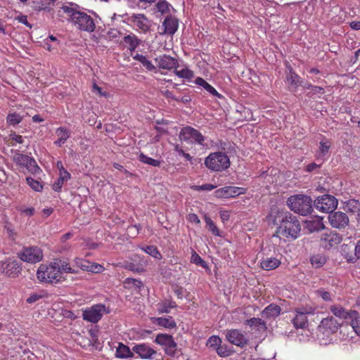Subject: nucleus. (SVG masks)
I'll return each instance as SVG.
<instances>
[{
  "label": "nucleus",
  "mask_w": 360,
  "mask_h": 360,
  "mask_svg": "<svg viewBox=\"0 0 360 360\" xmlns=\"http://www.w3.org/2000/svg\"><path fill=\"white\" fill-rule=\"evenodd\" d=\"M281 219L280 224L273 235V239L286 238L295 240L299 237L301 231L300 221L295 216L289 212L278 213L276 217Z\"/></svg>",
  "instance_id": "obj_1"
},
{
  "label": "nucleus",
  "mask_w": 360,
  "mask_h": 360,
  "mask_svg": "<svg viewBox=\"0 0 360 360\" xmlns=\"http://www.w3.org/2000/svg\"><path fill=\"white\" fill-rule=\"evenodd\" d=\"M287 204L292 211L303 216L310 214L313 210L311 198L303 194L289 197Z\"/></svg>",
  "instance_id": "obj_2"
},
{
  "label": "nucleus",
  "mask_w": 360,
  "mask_h": 360,
  "mask_svg": "<svg viewBox=\"0 0 360 360\" xmlns=\"http://www.w3.org/2000/svg\"><path fill=\"white\" fill-rule=\"evenodd\" d=\"M37 279L41 282L58 283L60 276L58 270V264L54 259L49 264H41L37 271Z\"/></svg>",
  "instance_id": "obj_3"
},
{
  "label": "nucleus",
  "mask_w": 360,
  "mask_h": 360,
  "mask_svg": "<svg viewBox=\"0 0 360 360\" xmlns=\"http://www.w3.org/2000/svg\"><path fill=\"white\" fill-rule=\"evenodd\" d=\"M205 166L214 172H222L230 167L229 157L224 153L215 152L210 153L205 160Z\"/></svg>",
  "instance_id": "obj_4"
},
{
  "label": "nucleus",
  "mask_w": 360,
  "mask_h": 360,
  "mask_svg": "<svg viewBox=\"0 0 360 360\" xmlns=\"http://www.w3.org/2000/svg\"><path fill=\"white\" fill-rule=\"evenodd\" d=\"M179 140L189 145H199L205 146V138L202 133L196 129L186 126L183 127L179 135Z\"/></svg>",
  "instance_id": "obj_5"
},
{
  "label": "nucleus",
  "mask_w": 360,
  "mask_h": 360,
  "mask_svg": "<svg viewBox=\"0 0 360 360\" xmlns=\"http://www.w3.org/2000/svg\"><path fill=\"white\" fill-rule=\"evenodd\" d=\"M316 209L321 212L331 213L338 207V201L337 198L331 195L325 194L319 196L314 202Z\"/></svg>",
  "instance_id": "obj_6"
},
{
  "label": "nucleus",
  "mask_w": 360,
  "mask_h": 360,
  "mask_svg": "<svg viewBox=\"0 0 360 360\" xmlns=\"http://www.w3.org/2000/svg\"><path fill=\"white\" fill-rule=\"evenodd\" d=\"M18 256L22 261L31 264L38 263L44 257L42 250L38 246L25 247Z\"/></svg>",
  "instance_id": "obj_7"
},
{
  "label": "nucleus",
  "mask_w": 360,
  "mask_h": 360,
  "mask_svg": "<svg viewBox=\"0 0 360 360\" xmlns=\"http://www.w3.org/2000/svg\"><path fill=\"white\" fill-rule=\"evenodd\" d=\"M76 16L73 18V22L77 28L82 31L93 32L96 28L94 19L87 13L78 11Z\"/></svg>",
  "instance_id": "obj_8"
},
{
  "label": "nucleus",
  "mask_w": 360,
  "mask_h": 360,
  "mask_svg": "<svg viewBox=\"0 0 360 360\" xmlns=\"http://www.w3.org/2000/svg\"><path fill=\"white\" fill-rule=\"evenodd\" d=\"M342 241V236L335 231L327 229L321 233L320 245L325 250H330L338 246Z\"/></svg>",
  "instance_id": "obj_9"
},
{
  "label": "nucleus",
  "mask_w": 360,
  "mask_h": 360,
  "mask_svg": "<svg viewBox=\"0 0 360 360\" xmlns=\"http://www.w3.org/2000/svg\"><path fill=\"white\" fill-rule=\"evenodd\" d=\"M13 161L20 167L26 168L32 174H36L41 172V169L37 165L35 160L26 155L15 153L13 156Z\"/></svg>",
  "instance_id": "obj_10"
},
{
  "label": "nucleus",
  "mask_w": 360,
  "mask_h": 360,
  "mask_svg": "<svg viewBox=\"0 0 360 360\" xmlns=\"http://www.w3.org/2000/svg\"><path fill=\"white\" fill-rule=\"evenodd\" d=\"M108 312L104 304H98L91 306L83 311V319L89 322L96 323L98 322L103 314Z\"/></svg>",
  "instance_id": "obj_11"
},
{
  "label": "nucleus",
  "mask_w": 360,
  "mask_h": 360,
  "mask_svg": "<svg viewBox=\"0 0 360 360\" xmlns=\"http://www.w3.org/2000/svg\"><path fill=\"white\" fill-rule=\"evenodd\" d=\"M295 316L292 319V324L295 328H304L307 326V314H313L314 309L311 307H302L295 309Z\"/></svg>",
  "instance_id": "obj_12"
},
{
  "label": "nucleus",
  "mask_w": 360,
  "mask_h": 360,
  "mask_svg": "<svg viewBox=\"0 0 360 360\" xmlns=\"http://www.w3.org/2000/svg\"><path fill=\"white\" fill-rule=\"evenodd\" d=\"M132 351L134 354H136L142 359L160 360L161 357L156 350L146 343L135 345L132 347Z\"/></svg>",
  "instance_id": "obj_13"
},
{
  "label": "nucleus",
  "mask_w": 360,
  "mask_h": 360,
  "mask_svg": "<svg viewBox=\"0 0 360 360\" xmlns=\"http://www.w3.org/2000/svg\"><path fill=\"white\" fill-rule=\"evenodd\" d=\"M246 191L247 189L245 188L227 186L216 190L214 195L218 198H236L240 195L245 194Z\"/></svg>",
  "instance_id": "obj_14"
},
{
  "label": "nucleus",
  "mask_w": 360,
  "mask_h": 360,
  "mask_svg": "<svg viewBox=\"0 0 360 360\" xmlns=\"http://www.w3.org/2000/svg\"><path fill=\"white\" fill-rule=\"evenodd\" d=\"M155 342L164 347L165 352L170 356H173L176 350V343L173 338L167 334H158Z\"/></svg>",
  "instance_id": "obj_15"
},
{
  "label": "nucleus",
  "mask_w": 360,
  "mask_h": 360,
  "mask_svg": "<svg viewBox=\"0 0 360 360\" xmlns=\"http://www.w3.org/2000/svg\"><path fill=\"white\" fill-rule=\"evenodd\" d=\"M330 226L333 228L341 229L345 228L349 224V217L342 212H335L328 215Z\"/></svg>",
  "instance_id": "obj_16"
},
{
  "label": "nucleus",
  "mask_w": 360,
  "mask_h": 360,
  "mask_svg": "<svg viewBox=\"0 0 360 360\" xmlns=\"http://www.w3.org/2000/svg\"><path fill=\"white\" fill-rule=\"evenodd\" d=\"M155 62L159 68L167 70L176 69V68L179 67L178 60L166 54L156 57Z\"/></svg>",
  "instance_id": "obj_17"
},
{
  "label": "nucleus",
  "mask_w": 360,
  "mask_h": 360,
  "mask_svg": "<svg viewBox=\"0 0 360 360\" xmlns=\"http://www.w3.org/2000/svg\"><path fill=\"white\" fill-rule=\"evenodd\" d=\"M74 262L77 268H79L83 271L95 274L101 273L105 269L104 267L101 264L96 263H91L89 261L82 258H75Z\"/></svg>",
  "instance_id": "obj_18"
},
{
  "label": "nucleus",
  "mask_w": 360,
  "mask_h": 360,
  "mask_svg": "<svg viewBox=\"0 0 360 360\" xmlns=\"http://www.w3.org/2000/svg\"><path fill=\"white\" fill-rule=\"evenodd\" d=\"M4 264V271L9 277H18L21 273L22 266L19 261L9 258L5 262Z\"/></svg>",
  "instance_id": "obj_19"
},
{
  "label": "nucleus",
  "mask_w": 360,
  "mask_h": 360,
  "mask_svg": "<svg viewBox=\"0 0 360 360\" xmlns=\"http://www.w3.org/2000/svg\"><path fill=\"white\" fill-rule=\"evenodd\" d=\"M226 337L230 343L238 347H242L247 343V340L245 335L237 329L228 330Z\"/></svg>",
  "instance_id": "obj_20"
},
{
  "label": "nucleus",
  "mask_w": 360,
  "mask_h": 360,
  "mask_svg": "<svg viewBox=\"0 0 360 360\" xmlns=\"http://www.w3.org/2000/svg\"><path fill=\"white\" fill-rule=\"evenodd\" d=\"M77 11L72 4L70 5H63L57 12L58 16L61 19L62 21L65 20H70L73 22V18H75L76 15L78 13Z\"/></svg>",
  "instance_id": "obj_21"
},
{
  "label": "nucleus",
  "mask_w": 360,
  "mask_h": 360,
  "mask_svg": "<svg viewBox=\"0 0 360 360\" xmlns=\"http://www.w3.org/2000/svg\"><path fill=\"white\" fill-rule=\"evenodd\" d=\"M129 20L143 32H146L150 29L148 20L143 14H132Z\"/></svg>",
  "instance_id": "obj_22"
},
{
  "label": "nucleus",
  "mask_w": 360,
  "mask_h": 360,
  "mask_svg": "<svg viewBox=\"0 0 360 360\" xmlns=\"http://www.w3.org/2000/svg\"><path fill=\"white\" fill-rule=\"evenodd\" d=\"M281 264L280 259L273 257H266L260 262V266L265 271H271L278 268Z\"/></svg>",
  "instance_id": "obj_23"
},
{
  "label": "nucleus",
  "mask_w": 360,
  "mask_h": 360,
  "mask_svg": "<svg viewBox=\"0 0 360 360\" xmlns=\"http://www.w3.org/2000/svg\"><path fill=\"white\" fill-rule=\"evenodd\" d=\"M153 323L156 324L157 326L167 328V329H173L176 327V323L174 319L168 316L167 317H154L152 318Z\"/></svg>",
  "instance_id": "obj_24"
},
{
  "label": "nucleus",
  "mask_w": 360,
  "mask_h": 360,
  "mask_svg": "<svg viewBox=\"0 0 360 360\" xmlns=\"http://www.w3.org/2000/svg\"><path fill=\"white\" fill-rule=\"evenodd\" d=\"M134 356V352L129 347L122 342H119L116 348L115 357L118 359H127Z\"/></svg>",
  "instance_id": "obj_25"
},
{
  "label": "nucleus",
  "mask_w": 360,
  "mask_h": 360,
  "mask_svg": "<svg viewBox=\"0 0 360 360\" xmlns=\"http://www.w3.org/2000/svg\"><path fill=\"white\" fill-rule=\"evenodd\" d=\"M330 310L333 315L342 319H347L352 316V310L347 311L340 304H333L330 306Z\"/></svg>",
  "instance_id": "obj_26"
},
{
  "label": "nucleus",
  "mask_w": 360,
  "mask_h": 360,
  "mask_svg": "<svg viewBox=\"0 0 360 360\" xmlns=\"http://www.w3.org/2000/svg\"><path fill=\"white\" fill-rule=\"evenodd\" d=\"M56 134L58 138L54 141V145L58 147L62 146L70 136V131L63 127H58L56 131Z\"/></svg>",
  "instance_id": "obj_27"
},
{
  "label": "nucleus",
  "mask_w": 360,
  "mask_h": 360,
  "mask_svg": "<svg viewBox=\"0 0 360 360\" xmlns=\"http://www.w3.org/2000/svg\"><path fill=\"white\" fill-rule=\"evenodd\" d=\"M165 27L164 32L169 34H174L178 29V21L172 17H167L162 25Z\"/></svg>",
  "instance_id": "obj_28"
},
{
  "label": "nucleus",
  "mask_w": 360,
  "mask_h": 360,
  "mask_svg": "<svg viewBox=\"0 0 360 360\" xmlns=\"http://www.w3.org/2000/svg\"><path fill=\"white\" fill-rule=\"evenodd\" d=\"M176 304L172 300H165L157 304V310L159 314L170 312L171 309L176 307Z\"/></svg>",
  "instance_id": "obj_29"
},
{
  "label": "nucleus",
  "mask_w": 360,
  "mask_h": 360,
  "mask_svg": "<svg viewBox=\"0 0 360 360\" xmlns=\"http://www.w3.org/2000/svg\"><path fill=\"white\" fill-rule=\"evenodd\" d=\"M286 79L289 86L294 89H297L302 82V78L292 68L290 69Z\"/></svg>",
  "instance_id": "obj_30"
},
{
  "label": "nucleus",
  "mask_w": 360,
  "mask_h": 360,
  "mask_svg": "<svg viewBox=\"0 0 360 360\" xmlns=\"http://www.w3.org/2000/svg\"><path fill=\"white\" fill-rule=\"evenodd\" d=\"M195 83L203 87L207 92H209L210 94L215 96L218 98H221V94H219L217 91L208 82H207L202 77H197L195 79Z\"/></svg>",
  "instance_id": "obj_31"
},
{
  "label": "nucleus",
  "mask_w": 360,
  "mask_h": 360,
  "mask_svg": "<svg viewBox=\"0 0 360 360\" xmlns=\"http://www.w3.org/2000/svg\"><path fill=\"white\" fill-rule=\"evenodd\" d=\"M306 224L307 229L310 232L318 231L325 228L322 218L307 221Z\"/></svg>",
  "instance_id": "obj_32"
},
{
  "label": "nucleus",
  "mask_w": 360,
  "mask_h": 360,
  "mask_svg": "<svg viewBox=\"0 0 360 360\" xmlns=\"http://www.w3.org/2000/svg\"><path fill=\"white\" fill-rule=\"evenodd\" d=\"M124 42L128 46V49L134 51L139 45L140 40L133 33L126 35L123 39Z\"/></svg>",
  "instance_id": "obj_33"
},
{
  "label": "nucleus",
  "mask_w": 360,
  "mask_h": 360,
  "mask_svg": "<svg viewBox=\"0 0 360 360\" xmlns=\"http://www.w3.org/2000/svg\"><path fill=\"white\" fill-rule=\"evenodd\" d=\"M281 307L276 304H271L268 305L263 311L262 315L264 317L269 318L271 316H278L281 314Z\"/></svg>",
  "instance_id": "obj_34"
},
{
  "label": "nucleus",
  "mask_w": 360,
  "mask_h": 360,
  "mask_svg": "<svg viewBox=\"0 0 360 360\" xmlns=\"http://www.w3.org/2000/svg\"><path fill=\"white\" fill-rule=\"evenodd\" d=\"M56 262L58 264V270L60 275L62 273H71V274H77L78 272L77 269L72 267L69 263L59 259H56Z\"/></svg>",
  "instance_id": "obj_35"
},
{
  "label": "nucleus",
  "mask_w": 360,
  "mask_h": 360,
  "mask_svg": "<svg viewBox=\"0 0 360 360\" xmlns=\"http://www.w3.org/2000/svg\"><path fill=\"white\" fill-rule=\"evenodd\" d=\"M321 324L324 328L328 329L332 333H335L339 327V323L333 316L323 319L321 321Z\"/></svg>",
  "instance_id": "obj_36"
},
{
  "label": "nucleus",
  "mask_w": 360,
  "mask_h": 360,
  "mask_svg": "<svg viewBox=\"0 0 360 360\" xmlns=\"http://www.w3.org/2000/svg\"><path fill=\"white\" fill-rule=\"evenodd\" d=\"M327 261V257L325 255L318 253L313 255L310 258L311 265L315 268H320L323 266Z\"/></svg>",
  "instance_id": "obj_37"
},
{
  "label": "nucleus",
  "mask_w": 360,
  "mask_h": 360,
  "mask_svg": "<svg viewBox=\"0 0 360 360\" xmlns=\"http://www.w3.org/2000/svg\"><path fill=\"white\" fill-rule=\"evenodd\" d=\"M330 147L331 141L329 139H327L326 137H323L319 143V156L324 157L328 153Z\"/></svg>",
  "instance_id": "obj_38"
},
{
  "label": "nucleus",
  "mask_w": 360,
  "mask_h": 360,
  "mask_svg": "<svg viewBox=\"0 0 360 360\" xmlns=\"http://www.w3.org/2000/svg\"><path fill=\"white\" fill-rule=\"evenodd\" d=\"M134 59L139 61L143 65V66L144 68H146L148 70H149V71H155L156 70V67L152 63L151 61L148 60L146 56H145L143 55H141V54H137L134 57Z\"/></svg>",
  "instance_id": "obj_39"
},
{
  "label": "nucleus",
  "mask_w": 360,
  "mask_h": 360,
  "mask_svg": "<svg viewBox=\"0 0 360 360\" xmlns=\"http://www.w3.org/2000/svg\"><path fill=\"white\" fill-rule=\"evenodd\" d=\"M350 319H352L351 326L355 333L360 336V315L356 311H352V316Z\"/></svg>",
  "instance_id": "obj_40"
},
{
  "label": "nucleus",
  "mask_w": 360,
  "mask_h": 360,
  "mask_svg": "<svg viewBox=\"0 0 360 360\" xmlns=\"http://www.w3.org/2000/svg\"><path fill=\"white\" fill-rule=\"evenodd\" d=\"M174 72L177 77L188 80L191 79L194 77L193 72L187 67L181 70H178L177 68H176Z\"/></svg>",
  "instance_id": "obj_41"
},
{
  "label": "nucleus",
  "mask_w": 360,
  "mask_h": 360,
  "mask_svg": "<svg viewBox=\"0 0 360 360\" xmlns=\"http://www.w3.org/2000/svg\"><path fill=\"white\" fill-rule=\"evenodd\" d=\"M141 249L146 253L148 254L149 255L152 256L153 257L157 259H162V255L160 252L155 245H147L146 247L141 248Z\"/></svg>",
  "instance_id": "obj_42"
},
{
  "label": "nucleus",
  "mask_w": 360,
  "mask_h": 360,
  "mask_svg": "<svg viewBox=\"0 0 360 360\" xmlns=\"http://www.w3.org/2000/svg\"><path fill=\"white\" fill-rule=\"evenodd\" d=\"M22 120V117L16 112L9 113L6 117L7 124L12 126L18 124Z\"/></svg>",
  "instance_id": "obj_43"
},
{
  "label": "nucleus",
  "mask_w": 360,
  "mask_h": 360,
  "mask_svg": "<svg viewBox=\"0 0 360 360\" xmlns=\"http://www.w3.org/2000/svg\"><path fill=\"white\" fill-rule=\"evenodd\" d=\"M205 221L207 226V228L210 231L212 232V233L214 236H220V232L217 226L215 225L214 221L211 218L207 217V215H205Z\"/></svg>",
  "instance_id": "obj_44"
},
{
  "label": "nucleus",
  "mask_w": 360,
  "mask_h": 360,
  "mask_svg": "<svg viewBox=\"0 0 360 360\" xmlns=\"http://www.w3.org/2000/svg\"><path fill=\"white\" fill-rule=\"evenodd\" d=\"M139 158L141 162L148 164L149 165H152L153 167H160V160L148 157L147 155H144L143 153H141Z\"/></svg>",
  "instance_id": "obj_45"
},
{
  "label": "nucleus",
  "mask_w": 360,
  "mask_h": 360,
  "mask_svg": "<svg viewBox=\"0 0 360 360\" xmlns=\"http://www.w3.org/2000/svg\"><path fill=\"white\" fill-rule=\"evenodd\" d=\"M358 259H360V240L354 247V253L351 255H346L347 261L350 263H354Z\"/></svg>",
  "instance_id": "obj_46"
},
{
  "label": "nucleus",
  "mask_w": 360,
  "mask_h": 360,
  "mask_svg": "<svg viewBox=\"0 0 360 360\" xmlns=\"http://www.w3.org/2000/svg\"><path fill=\"white\" fill-rule=\"evenodd\" d=\"M27 184L35 191L41 192L43 189L42 184L37 180L34 179L32 177L26 178Z\"/></svg>",
  "instance_id": "obj_47"
},
{
  "label": "nucleus",
  "mask_w": 360,
  "mask_h": 360,
  "mask_svg": "<svg viewBox=\"0 0 360 360\" xmlns=\"http://www.w3.org/2000/svg\"><path fill=\"white\" fill-rule=\"evenodd\" d=\"M156 124L158 125H162V126H155V129L157 131L158 133L160 134H165L168 133V129L167 126L169 124L168 120H156Z\"/></svg>",
  "instance_id": "obj_48"
},
{
  "label": "nucleus",
  "mask_w": 360,
  "mask_h": 360,
  "mask_svg": "<svg viewBox=\"0 0 360 360\" xmlns=\"http://www.w3.org/2000/svg\"><path fill=\"white\" fill-rule=\"evenodd\" d=\"M217 354L221 357H226L231 354L232 351L227 345H221V344L215 349Z\"/></svg>",
  "instance_id": "obj_49"
},
{
  "label": "nucleus",
  "mask_w": 360,
  "mask_h": 360,
  "mask_svg": "<svg viewBox=\"0 0 360 360\" xmlns=\"http://www.w3.org/2000/svg\"><path fill=\"white\" fill-rule=\"evenodd\" d=\"M245 323L250 327H262L265 328V322L259 318H251L245 321Z\"/></svg>",
  "instance_id": "obj_50"
},
{
  "label": "nucleus",
  "mask_w": 360,
  "mask_h": 360,
  "mask_svg": "<svg viewBox=\"0 0 360 360\" xmlns=\"http://www.w3.org/2000/svg\"><path fill=\"white\" fill-rule=\"evenodd\" d=\"M316 295L324 301H331L332 300V295L330 292L326 291L323 288H319L316 290Z\"/></svg>",
  "instance_id": "obj_51"
},
{
  "label": "nucleus",
  "mask_w": 360,
  "mask_h": 360,
  "mask_svg": "<svg viewBox=\"0 0 360 360\" xmlns=\"http://www.w3.org/2000/svg\"><path fill=\"white\" fill-rule=\"evenodd\" d=\"M221 343V340L219 336L212 335L210 337L207 342V345L210 347H217Z\"/></svg>",
  "instance_id": "obj_52"
},
{
  "label": "nucleus",
  "mask_w": 360,
  "mask_h": 360,
  "mask_svg": "<svg viewBox=\"0 0 360 360\" xmlns=\"http://www.w3.org/2000/svg\"><path fill=\"white\" fill-rule=\"evenodd\" d=\"M191 262H193V263H194L195 264H198V265H200L202 267H205L206 266L205 262L195 251L193 252V253L191 255Z\"/></svg>",
  "instance_id": "obj_53"
},
{
  "label": "nucleus",
  "mask_w": 360,
  "mask_h": 360,
  "mask_svg": "<svg viewBox=\"0 0 360 360\" xmlns=\"http://www.w3.org/2000/svg\"><path fill=\"white\" fill-rule=\"evenodd\" d=\"M124 283L129 285H132L138 289H140L143 285V283L140 280L132 278H127L124 281Z\"/></svg>",
  "instance_id": "obj_54"
},
{
  "label": "nucleus",
  "mask_w": 360,
  "mask_h": 360,
  "mask_svg": "<svg viewBox=\"0 0 360 360\" xmlns=\"http://www.w3.org/2000/svg\"><path fill=\"white\" fill-rule=\"evenodd\" d=\"M11 146H15V143H22L23 138L21 135L13 133L11 134Z\"/></svg>",
  "instance_id": "obj_55"
},
{
  "label": "nucleus",
  "mask_w": 360,
  "mask_h": 360,
  "mask_svg": "<svg viewBox=\"0 0 360 360\" xmlns=\"http://www.w3.org/2000/svg\"><path fill=\"white\" fill-rule=\"evenodd\" d=\"M17 210L22 214H25L27 216H32L34 214L35 210L34 207L25 208L23 207H18Z\"/></svg>",
  "instance_id": "obj_56"
},
{
  "label": "nucleus",
  "mask_w": 360,
  "mask_h": 360,
  "mask_svg": "<svg viewBox=\"0 0 360 360\" xmlns=\"http://www.w3.org/2000/svg\"><path fill=\"white\" fill-rule=\"evenodd\" d=\"M156 8H157L158 11L162 13H165L169 9L168 4L165 1H159L156 4Z\"/></svg>",
  "instance_id": "obj_57"
},
{
  "label": "nucleus",
  "mask_w": 360,
  "mask_h": 360,
  "mask_svg": "<svg viewBox=\"0 0 360 360\" xmlns=\"http://www.w3.org/2000/svg\"><path fill=\"white\" fill-rule=\"evenodd\" d=\"M216 186L211 184H205L200 186H195L194 189L196 191H212L214 189Z\"/></svg>",
  "instance_id": "obj_58"
},
{
  "label": "nucleus",
  "mask_w": 360,
  "mask_h": 360,
  "mask_svg": "<svg viewBox=\"0 0 360 360\" xmlns=\"http://www.w3.org/2000/svg\"><path fill=\"white\" fill-rule=\"evenodd\" d=\"M65 181L63 180L62 178H58L52 186L53 190H54L56 192H60Z\"/></svg>",
  "instance_id": "obj_59"
},
{
  "label": "nucleus",
  "mask_w": 360,
  "mask_h": 360,
  "mask_svg": "<svg viewBox=\"0 0 360 360\" xmlns=\"http://www.w3.org/2000/svg\"><path fill=\"white\" fill-rule=\"evenodd\" d=\"M325 93L324 89L318 86H312L311 89L309 91L308 94L314 95L317 94H323Z\"/></svg>",
  "instance_id": "obj_60"
},
{
  "label": "nucleus",
  "mask_w": 360,
  "mask_h": 360,
  "mask_svg": "<svg viewBox=\"0 0 360 360\" xmlns=\"http://www.w3.org/2000/svg\"><path fill=\"white\" fill-rule=\"evenodd\" d=\"M42 297L43 296L41 295L34 292L31 294L26 301L29 304H32L39 300V299L42 298Z\"/></svg>",
  "instance_id": "obj_61"
},
{
  "label": "nucleus",
  "mask_w": 360,
  "mask_h": 360,
  "mask_svg": "<svg viewBox=\"0 0 360 360\" xmlns=\"http://www.w3.org/2000/svg\"><path fill=\"white\" fill-rule=\"evenodd\" d=\"M342 255L346 259V255H351L352 253V246L349 245H344L342 248Z\"/></svg>",
  "instance_id": "obj_62"
},
{
  "label": "nucleus",
  "mask_w": 360,
  "mask_h": 360,
  "mask_svg": "<svg viewBox=\"0 0 360 360\" xmlns=\"http://www.w3.org/2000/svg\"><path fill=\"white\" fill-rule=\"evenodd\" d=\"M16 20L19 22H20V23L25 25V26H27V27H30V28L32 27L31 24L27 21V15H22L18 16L16 18Z\"/></svg>",
  "instance_id": "obj_63"
},
{
  "label": "nucleus",
  "mask_w": 360,
  "mask_h": 360,
  "mask_svg": "<svg viewBox=\"0 0 360 360\" xmlns=\"http://www.w3.org/2000/svg\"><path fill=\"white\" fill-rule=\"evenodd\" d=\"M187 219L191 223H194L196 224H198L200 223V220L199 217H198V215L196 214H194V213L189 214L188 215Z\"/></svg>",
  "instance_id": "obj_64"
}]
</instances>
